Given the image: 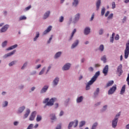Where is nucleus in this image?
I'll use <instances>...</instances> for the list:
<instances>
[{
	"label": "nucleus",
	"mask_w": 129,
	"mask_h": 129,
	"mask_svg": "<svg viewBox=\"0 0 129 129\" xmlns=\"http://www.w3.org/2000/svg\"><path fill=\"white\" fill-rule=\"evenodd\" d=\"M99 75H100V72L99 71L95 73L94 76L91 78V80L87 84L86 86V90H89V89H90V86L96 81V79H97V78Z\"/></svg>",
	"instance_id": "obj_1"
},
{
	"label": "nucleus",
	"mask_w": 129,
	"mask_h": 129,
	"mask_svg": "<svg viewBox=\"0 0 129 129\" xmlns=\"http://www.w3.org/2000/svg\"><path fill=\"white\" fill-rule=\"evenodd\" d=\"M55 100H56V98H52L49 101V98H47L43 101V103H46V105L48 106H52V105H54V102H55Z\"/></svg>",
	"instance_id": "obj_2"
},
{
	"label": "nucleus",
	"mask_w": 129,
	"mask_h": 129,
	"mask_svg": "<svg viewBox=\"0 0 129 129\" xmlns=\"http://www.w3.org/2000/svg\"><path fill=\"white\" fill-rule=\"evenodd\" d=\"M129 55V41L126 44V48L124 50V58L127 59Z\"/></svg>",
	"instance_id": "obj_3"
},
{
	"label": "nucleus",
	"mask_w": 129,
	"mask_h": 129,
	"mask_svg": "<svg viewBox=\"0 0 129 129\" xmlns=\"http://www.w3.org/2000/svg\"><path fill=\"white\" fill-rule=\"evenodd\" d=\"M120 116V112L118 113L113 120V127H116V125H117V121H118V118H119V116Z\"/></svg>",
	"instance_id": "obj_4"
},
{
	"label": "nucleus",
	"mask_w": 129,
	"mask_h": 129,
	"mask_svg": "<svg viewBox=\"0 0 129 129\" xmlns=\"http://www.w3.org/2000/svg\"><path fill=\"white\" fill-rule=\"evenodd\" d=\"M72 125H74V127H76L77 125H78V121L75 120L74 122H71L68 126V128L70 129L72 127Z\"/></svg>",
	"instance_id": "obj_5"
},
{
	"label": "nucleus",
	"mask_w": 129,
	"mask_h": 129,
	"mask_svg": "<svg viewBox=\"0 0 129 129\" xmlns=\"http://www.w3.org/2000/svg\"><path fill=\"white\" fill-rule=\"evenodd\" d=\"M117 72L119 73V76H120L123 73L122 64H119L117 69Z\"/></svg>",
	"instance_id": "obj_6"
},
{
	"label": "nucleus",
	"mask_w": 129,
	"mask_h": 129,
	"mask_svg": "<svg viewBox=\"0 0 129 129\" xmlns=\"http://www.w3.org/2000/svg\"><path fill=\"white\" fill-rule=\"evenodd\" d=\"M103 73L104 75V76H106L107 75V73H108V66L106 65L104 68L103 70Z\"/></svg>",
	"instance_id": "obj_7"
},
{
	"label": "nucleus",
	"mask_w": 129,
	"mask_h": 129,
	"mask_svg": "<svg viewBox=\"0 0 129 129\" xmlns=\"http://www.w3.org/2000/svg\"><path fill=\"white\" fill-rule=\"evenodd\" d=\"M36 114H37V112H32L30 117H29V120H34V119H35V117H36Z\"/></svg>",
	"instance_id": "obj_8"
},
{
	"label": "nucleus",
	"mask_w": 129,
	"mask_h": 129,
	"mask_svg": "<svg viewBox=\"0 0 129 129\" xmlns=\"http://www.w3.org/2000/svg\"><path fill=\"white\" fill-rule=\"evenodd\" d=\"M8 29H9V25H6L1 28L0 32L1 33H4L6 32Z\"/></svg>",
	"instance_id": "obj_9"
},
{
	"label": "nucleus",
	"mask_w": 129,
	"mask_h": 129,
	"mask_svg": "<svg viewBox=\"0 0 129 129\" xmlns=\"http://www.w3.org/2000/svg\"><path fill=\"white\" fill-rule=\"evenodd\" d=\"M70 66L71 64L69 63H68L67 64H66L62 68V70H69L70 68Z\"/></svg>",
	"instance_id": "obj_10"
},
{
	"label": "nucleus",
	"mask_w": 129,
	"mask_h": 129,
	"mask_svg": "<svg viewBox=\"0 0 129 129\" xmlns=\"http://www.w3.org/2000/svg\"><path fill=\"white\" fill-rule=\"evenodd\" d=\"M16 53V50H14L11 52H9L4 55L5 58H7V57H10V56H12V55H14V53Z\"/></svg>",
	"instance_id": "obj_11"
},
{
	"label": "nucleus",
	"mask_w": 129,
	"mask_h": 129,
	"mask_svg": "<svg viewBox=\"0 0 129 129\" xmlns=\"http://www.w3.org/2000/svg\"><path fill=\"white\" fill-rule=\"evenodd\" d=\"M16 53V50H14L11 52H9L4 55L5 58H7V57H10V56H12V55H14V53Z\"/></svg>",
	"instance_id": "obj_12"
},
{
	"label": "nucleus",
	"mask_w": 129,
	"mask_h": 129,
	"mask_svg": "<svg viewBox=\"0 0 129 129\" xmlns=\"http://www.w3.org/2000/svg\"><path fill=\"white\" fill-rule=\"evenodd\" d=\"M51 30H52V26H48L47 29L44 31L43 35H46V34H48V33H49V32H50Z\"/></svg>",
	"instance_id": "obj_13"
},
{
	"label": "nucleus",
	"mask_w": 129,
	"mask_h": 129,
	"mask_svg": "<svg viewBox=\"0 0 129 129\" xmlns=\"http://www.w3.org/2000/svg\"><path fill=\"white\" fill-rule=\"evenodd\" d=\"M17 47H18V45L15 44V45H12V46L8 47L7 49V51H10V50H14V49H16V48H17Z\"/></svg>",
	"instance_id": "obj_14"
},
{
	"label": "nucleus",
	"mask_w": 129,
	"mask_h": 129,
	"mask_svg": "<svg viewBox=\"0 0 129 129\" xmlns=\"http://www.w3.org/2000/svg\"><path fill=\"white\" fill-rule=\"evenodd\" d=\"M90 33V28L89 27H86L84 30L85 35H88Z\"/></svg>",
	"instance_id": "obj_15"
},
{
	"label": "nucleus",
	"mask_w": 129,
	"mask_h": 129,
	"mask_svg": "<svg viewBox=\"0 0 129 129\" xmlns=\"http://www.w3.org/2000/svg\"><path fill=\"white\" fill-rule=\"evenodd\" d=\"M79 43V41H78V40H77L72 45V49H74V48H75V47H76L77 46V45H78V44Z\"/></svg>",
	"instance_id": "obj_16"
},
{
	"label": "nucleus",
	"mask_w": 129,
	"mask_h": 129,
	"mask_svg": "<svg viewBox=\"0 0 129 129\" xmlns=\"http://www.w3.org/2000/svg\"><path fill=\"white\" fill-rule=\"evenodd\" d=\"M58 82H59V78H55V79L53 81V86H56V85L58 84Z\"/></svg>",
	"instance_id": "obj_17"
},
{
	"label": "nucleus",
	"mask_w": 129,
	"mask_h": 129,
	"mask_svg": "<svg viewBox=\"0 0 129 129\" xmlns=\"http://www.w3.org/2000/svg\"><path fill=\"white\" fill-rule=\"evenodd\" d=\"M48 87L47 86H45L41 90V93H44V92H46L48 90Z\"/></svg>",
	"instance_id": "obj_18"
},
{
	"label": "nucleus",
	"mask_w": 129,
	"mask_h": 129,
	"mask_svg": "<svg viewBox=\"0 0 129 129\" xmlns=\"http://www.w3.org/2000/svg\"><path fill=\"white\" fill-rule=\"evenodd\" d=\"M29 114H30V109H27L26 110V113L24 114V118H27V117L29 116Z\"/></svg>",
	"instance_id": "obj_19"
},
{
	"label": "nucleus",
	"mask_w": 129,
	"mask_h": 129,
	"mask_svg": "<svg viewBox=\"0 0 129 129\" xmlns=\"http://www.w3.org/2000/svg\"><path fill=\"white\" fill-rule=\"evenodd\" d=\"M49 15H50V11L47 12L46 13H45L43 17V19H44V20L47 19V18H48V17H49Z\"/></svg>",
	"instance_id": "obj_20"
},
{
	"label": "nucleus",
	"mask_w": 129,
	"mask_h": 129,
	"mask_svg": "<svg viewBox=\"0 0 129 129\" xmlns=\"http://www.w3.org/2000/svg\"><path fill=\"white\" fill-rule=\"evenodd\" d=\"M100 4H101V1L98 0L96 3L97 11H98V10H99V7H100Z\"/></svg>",
	"instance_id": "obj_21"
},
{
	"label": "nucleus",
	"mask_w": 129,
	"mask_h": 129,
	"mask_svg": "<svg viewBox=\"0 0 129 129\" xmlns=\"http://www.w3.org/2000/svg\"><path fill=\"white\" fill-rule=\"evenodd\" d=\"M125 85H124L122 88H121V90L120 91V94H123V93L125 92Z\"/></svg>",
	"instance_id": "obj_22"
},
{
	"label": "nucleus",
	"mask_w": 129,
	"mask_h": 129,
	"mask_svg": "<svg viewBox=\"0 0 129 129\" xmlns=\"http://www.w3.org/2000/svg\"><path fill=\"white\" fill-rule=\"evenodd\" d=\"M113 84V81H109L107 84L106 87H109V86H111Z\"/></svg>",
	"instance_id": "obj_23"
},
{
	"label": "nucleus",
	"mask_w": 129,
	"mask_h": 129,
	"mask_svg": "<svg viewBox=\"0 0 129 129\" xmlns=\"http://www.w3.org/2000/svg\"><path fill=\"white\" fill-rule=\"evenodd\" d=\"M75 33H76V29H75L72 33V35L69 39V41H71V40H72V38H73V36H74V34H75Z\"/></svg>",
	"instance_id": "obj_24"
},
{
	"label": "nucleus",
	"mask_w": 129,
	"mask_h": 129,
	"mask_svg": "<svg viewBox=\"0 0 129 129\" xmlns=\"http://www.w3.org/2000/svg\"><path fill=\"white\" fill-rule=\"evenodd\" d=\"M82 100H83V97L80 96V97H78L77 99V102L79 103L80 102H81V101H82Z\"/></svg>",
	"instance_id": "obj_25"
},
{
	"label": "nucleus",
	"mask_w": 129,
	"mask_h": 129,
	"mask_svg": "<svg viewBox=\"0 0 129 129\" xmlns=\"http://www.w3.org/2000/svg\"><path fill=\"white\" fill-rule=\"evenodd\" d=\"M41 120H42V116L40 115H37L36 117V121L39 122L41 121Z\"/></svg>",
	"instance_id": "obj_26"
},
{
	"label": "nucleus",
	"mask_w": 129,
	"mask_h": 129,
	"mask_svg": "<svg viewBox=\"0 0 129 129\" xmlns=\"http://www.w3.org/2000/svg\"><path fill=\"white\" fill-rule=\"evenodd\" d=\"M24 110H25V106H22L19 108L18 111L19 113H22V112H23V111H24Z\"/></svg>",
	"instance_id": "obj_27"
},
{
	"label": "nucleus",
	"mask_w": 129,
	"mask_h": 129,
	"mask_svg": "<svg viewBox=\"0 0 129 129\" xmlns=\"http://www.w3.org/2000/svg\"><path fill=\"white\" fill-rule=\"evenodd\" d=\"M113 87H112L109 90L108 92V94L110 95V94H113Z\"/></svg>",
	"instance_id": "obj_28"
},
{
	"label": "nucleus",
	"mask_w": 129,
	"mask_h": 129,
	"mask_svg": "<svg viewBox=\"0 0 129 129\" xmlns=\"http://www.w3.org/2000/svg\"><path fill=\"white\" fill-rule=\"evenodd\" d=\"M36 36L34 38V41H36V40L38 39V38H39V36H40V33H39V32H37L36 33Z\"/></svg>",
	"instance_id": "obj_29"
},
{
	"label": "nucleus",
	"mask_w": 129,
	"mask_h": 129,
	"mask_svg": "<svg viewBox=\"0 0 129 129\" xmlns=\"http://www.w3.org/2000/svg\"><path fill=\"white\" fill-rule=\"evenodd\" d=\"M101 59L102 61H103L104 63H106V56L105 55L103 56Z\"/></svg>",
	"instance_id": "obj_30"
},
{
	"label": "nucleus",
	"mask_w": 129,
	"mask_h": 129,
	"mask_svg": "<svg viewBox=\"0 0 129 129\" xmlns=\"http://www.w3.org/2000/svg\"><path fill=\"white\" fill-rule=\"evenodd\" d=\"M61 54H62V52H58L56 53L55 55V58H58L61 56Z\"/></svg>",
	"instance_id": "obj_31"
},
{
	"label": "nucleus",
	"mask_w": 129,
	"mask_h": 129,
	"mask_svg": "<svg viewBox=\"0 0 129 129\" xmlns=\"http://www.w3.org/2000/svg\"><path fill=\"white\" fill-rule=\"evenodd\" d=\"M99 50L100 51H101V52H102L103 51V50H104V46H103V44H101L99 47Z\"/></svg>",
	"instance_id": "obj_32"
},
{
	"label": "nucleus",
	"mask_w": 129,
	"mask_h": 129,
	"mask_svg": "<svg viewBox=\"0 0 129 129\" xmlns=\"http://www.w3.org/2000/svg\"><path fill=\"white\" fill-rule=\"evenodd\" d=\"M73 6L77 7L78 5V0H74V3H73Z\"/></svg>",
	"instance_id": "obj_33"
},
{
	"label": "nucleus",
	"mask_w": 129,
	"mask_h": 129,
	"mask_svg": "<svg viewBox=\"0 0 129 129\" xmlns=\"http://www.w3.org/2000/svg\"><path fill=\"white\" fill-rule=\"evenodd\" d=\"M7 44H8V41H5L4 42H3L2 44L3 48H5V47L7 46Z\"/></svg>",
	"instance_id": "obj_34"
},
{
	"label": "nucleus",
	"mask_w": 129,
	"mask_h": 129,
	"mask_svg": "<svg viewBox=\"0 0 129 129\" xmlns=\"http://www.w3.org/2000/svg\"><path fill=\"white\" fill-rule=\"evenodd\" d=\"M50 116H51V120H54L55 119H56V116H55V114H50Z\"/></svg>",
	"instance_id": "obj_35"
},
{
	"label": "nucleus",
	"mask_w": 129,
	"mask_h": 129,
	"mask_svg": "<svg viewBox=\"0 0 129 129\" xmlns=\"http://www.w3.org/2000/svg\"><path fill=\"white\" fill-rule=\"evenodd\" d=\"M105 13V8H103L101 10V16H104Z\"/></svg>",
	"instance_id": "obj_36"
},
{
	"label": "nucleus",
	"mask_w": 129,
	"mask_h": 129,
	"mask_svg": "<svg viewBox=\"0 0 129 129\" xmlns=\"http://www.w3.org/2000/svg\"><path fill=\"white\" fill-rule=\"evenodd\" d=\"M79 18H80V15L79 14H77L75 17L76 21H78V20H79Z\"/></svg>",
	"instance_id": "obj_37"
},
{
	"label": "nucleus",
	"mask_w": 129,
	"mask_h": 129,
	"mask_svg": "<svg viewBox=\"0 0 129 129\" xmlns=\"http://www.w3.org/2000/svg\"><path fill=\"white\" fill-rule=\"evenodd\" d=\"M85 124V121H82L80 123V127H82Z\"/></svg>",
	"instance_id": "obj_38"
},
{
	"label": "nucleus",
	"mask_w": 129,
	"mask_h": 129,
	"mask_svg": "<svg viewBox=\"0 0 129 129\" xmlns=\"http://www.w3.org/2000/svg\"><path fill=\"white\" fill-rule=\"evenodd\" d=\"M97 126V123L96 122L93 124L91 129H95V128H96Z\"/></svg>",
	"instance_id": "obj_39"
},
{
	"label": "nucleus",
	"mask_w": 129,
	"mask_h": 129,
	"mask_svg": "<svg viewBox=\"0 0 129 129\" xmlns=\"http://www.w3.org/2000/svg\"><path fill=\"white\" fill-rule=\"evenodd\" d=\"M63 21H64V17L63 16L59 17V22L62 23Z\"/></svg>",
	"instance_id": "obj_40"
},
{
	"label": "nucleus",
	"mask_w": 129,
	"mask_h": 129,
	"mask_svg": "<svg viewBox=\"0 0 129 129\" xmlns=\"http://www.w3.org/2000/svg\"><path fill=\"white\" fill-rule=\"evenodd\" d=\"M17 61H12L11 62H10L9 64V66H13V65H15V64H16V62Z\"/></svg>",
	"instance_id": "obj_41"
},
{
	"label": "nucleus",
	"mask_w": 129,
	"mask_h": 129,
	"mask_svg": "<svg viewBox=\"0 0 129 129\" xmlns=\"http://www.w3.org/2000/svg\"><path fill=\"white\" fill-rule=\"evenodd\" d=\"M99 93V88H97L96 92L94 93V95H97Z\"/></svg>",
	"instance_id": "obj_42"
},
{
	"label": "nucleus",
	"mask_w": 129,
	"mask_h": 129,
	"mask_svg": "<svg viewBox=\"0 0 129 129\" xmlns=\"http://www.w3.org/2000/svg\"><path fill=\"white\" fill-rule=\"evenodd\" d=\"M44 71H45V68H43L41 70V71L40 72L39 75H42V74H43V73H44Z\"/></svg>",
	"instance_id": "obj_43"
},
{
	"label": "nucleus",
	"mask_w": 129,
	"mask_h": 129,
	"mask_svg": "<svg viewBox=\"0 0 129 129\" xmlns=\"http://www.w3.org/2000/svg\"><path fill=\"white\" fill-rule=\"evenodd\" d=\"M26 19H27V17H26V16H21L20 18V21H22V20H26Z\"/></svg>",
	"instance_id": "obj_44"
},
{
	"label": "nucleus",
	"mask_w": 129,
	"mask_h": 129,
	"mask_svg": "<svg viewBox=\"0 0 129 129\" xmlns=\"http://www.w3.org/2000/svg\"><path fill=\"white\" fill-rule=\"evenodd\" d=\"M88 70L90 72H93L94 70V69H93V68L92 67H90L88 68Z\"/></svg>",
	"instance_id": "obj_45"
},
{
	"label": "nucleus",
	"mask_w": 129,
	"mask_h": 129,
	"mask_svg": "<svg viewBox=\"0 0 129 129\" xmlns=\"http://www.w3.org/2000/svg\"><path fill=\"white\" fill-rule=\"evenodd\" d=\"M33 126H34V124H30L27 127V129H32L33 128Z\"/></svg>",
	"instance_id": "obj_46"
},
{
	"label": "nucleus",
	"mask_w": 129,
	"mask_h": 129,
	"mask_svg": "<svg viewBox=\"0 0 129 129\" xmlns=\"http://www.w3.org/2000/svg\"><path fill=\"white\" fill-rule=\"evenodd\" d=\"M115 40H116V41H117L118 40H119V35H118V34H117L115 37Z\"/></svg>",
	"instance_id": "obj_47"
},
{
	"label": "nucleus",
	"mask_w": 129,
	"mask_h": 129,
	"mask_svg": "<svg viewBox=\"0 0 129 129\" xmlns=\"http://www.w3.org/2000/svg\"><path fill=\"white\" fill-rule=\"evenodd\" d=\"M106 108H107V105L104 106L102 108V111H104L106 110Z\"/></svg>",
	"instance_id": "obj_48"
},
{
	"label": "nucleus",
	"mask_w": 129,
	"mask_h": 129,
	"mask_svg": "<svg viewBox=\"0 0 129 129\" xmlns=\"http://www.w3.org/2000/svg\"><path fill=\"white\" fill-rule=\"evenodd\" d=\"M53 38V35H51L50 36V37L49 39V40L47 41V43L49 44L50 43V42H51V41L52 40V39Z\"/></svg>",
	"instance_id": "obj_49"
},
{
	"label": "nucleus",
	"mask_w": 129,
	"mask_h": 129,
	"mask_svg": "<svg viewBox=\"0 0 129 129\" xmlns=\"http://www.w3.org/2000/svg\"><path fill=\"white\" fill-rule=\"evenodd\" d=\"M27 65H28V63L25 62V63L23 64V67L21 68V69H24L25 67H26V66H27Z\"/></svg>",
	"instance_id": "obj_50"
},
{
	"label": "nucleus",
	"mask_w": 129,
	"mask_h": 129,
	"mask_svg": "<svg viewBox=\"0 0 129 129\" xmlns=\"http://www.w3.org/2000/svg\"><path fill=\"white\" fill-rule=\"evenodd\" d=\"M113 16V14H110L109 16L108 17V20H110V19H112Z\"/></svg>",
	"instance_id": "obj_51"
},
{
	"label": "nucleus",
	"mask_w": 129,
	"mask_h": 129,
	"mask_svg": "<svg viewBox=\"0 0 129 129\" xmlns=\"http://www.w3.org/2000/svg\"><path fill=\"white\" fill-rule=\"evenodd\" d=\"M126 81L127 82V85H129V73L128 74V75H127Z\"/></svg>",
	"instance_id": "obj_52"
},
{
	"label": "nucleus",
	"mask_w": 129,
	"mask_h": 129,
	"mask_svg": "<svg viewBox=\"0 0 129 129\" xmlns=\"http://www.w3.org/2000/svg\"><path fill=\"white\" fill-rule=\"evenodd\" d=\"M111 43H113V33L112 34L111 39L110 40Z\"/></svg>",
	"instance_id": "obj_53"
},
{
	"label": "nucleus",
	"mask_w": 129,
	"mask_h": 129,
	"mask_svg": "<svg viewBox=\"0 0 129 129\" xmlns=\"http://www.w3.org/2000/svg\"><path fill=\"white\" fill-rule=\"evenodd\" d=\"M31 6H29L25 8L26 11H29L30 9H31Z\"/></svg>",
	"instance_id": "obj_54"
},
{
	"label": "nucleus",
	"mask_w": 129,
	"mask_h": 129,
	"mask_svg": "<svg viewBox=\"0 0 129 129\" xmlns=\"http://www.w3.org/2000/svg\"><path fill=\"white\" fill-rule=\"evenodd\" d=\"M108 15H109V11H107L105 14V17H108Z\"/></svg>",
	"instance_id": "obj_55"
},
{
	"label": "nucleus",
	"mask_w": 129,
	"mask_h": 129,
	"mask_svg": "<svg viewBox=\"0 0 129 129\" xmlns=\"http://www.w3.org/2000/svg\"><path fill=\"white\" fill-rule=\"evenodd\" d=\"M102 33H103V30H102V29H101L99 32V35H102Z\"/></svg>",
	"instance_id": "obj_56"
},
{
	"label": "nucleus",
	"mask_w": 129,
	"mask_h": 129,
	"mask_svg": "<svg viewBox=\"0 0 129 129\" xmlns=\"http://www.w3.org/2000/svg\"><path fill=\"white\" fill-rule=\"evenodd\" d=\"M64 112H63V111H61L60 113H59V116H62V115H63Z\"/></svg>",
	"instance_id": "obj_57"
},
{
	"label": "nucleus",
	"mask_w": 129,
	"mask_h": 129,
	"mask_svg": "<svg viewBox=\"0 0 129 129\" xmlns=\"http://www.w3.org/2000/svg\"><path fill=\"white\" fill-rule=\"evenodd\" d=\"M8 101H5V104L4 105V106H8Z\"/></svg>",
	"instance_id": "obj_58"
},
{
	"label": "nucleus",
	"mask_w": 129,
	"mask_h": 129,
	"mask_svg": "<svg viewBox=\"0 0 129 129\" xmlns=\"http://www.w3.org/2000/svg\"><path fill=\"white\" fill-rule=\"evenodd\" d=\"M94 19V14H93L91 18V21H92Z\"/></svg>",
	"instance_id": "obj_59"
},
{
	"label": "nucleus",
	"mask_w": 129,
	"mask_h": 129,
	"mask_svg": "<svg viewBox=\"0 0 129 129\" xmlns=\"http://www.w3.org/2000/svg\"><path fill=\"white\" fill-rule=\"evenodd\" d=\"M18 122L17 121H15L14 123V125H18Z\"/></svg>",
	"instance_id": "obj_60"
},
{
	"label": "nucleus",
	"mask_w": 129,
	"mask_h": 129,
	"mask_svg": "<svg viewBox=\"0 0 129 129\" xmlns=\"http://www.w3.org/2000/svg\"><path fill=\"white\" fill-rule=\"evenodd\" d=\"M41 67V64H38L36 67V69H39Z\"/></svg>",
	"instance_id": "obj_61"
},
{
	"label": "nucleus",
	"mask_w": 129,
	"mask_h": 129,
	"mask_svg": "<svg viewBox=\"0 0 129 129\" xmlns=\"http://www.w3.org/2000/svg\"><path fill=\"white\" fill-rule=\"evenodd\" d=\"M55 108H57V107H58V103H56V104H55Z\"/></svg>",
	"instance_id": "obj_62"
},
{
	"label": "nucleus",
	"mask_w": 129,
	"mask_h": 129,
	"mask_svg": "<svg viewBox=\"0 0 129 129\" xmlns=\"http://www.w3.org/2000/svg\"><path fill=\"white\" fill-rule=\"evenodd\" d=\"M124 3L127 4V3H129V0H124Z\"/></svg>",
	"instance_id": "obj_63"
},
{
	"label": "nucleus",
	"mask_w": 129,
	"mask_h": 129,
	"mask_svg": "<svg viewBox=\"0 0 129 129\" xmlns=\"http://www.w3.org/2000/svg\"><path fill=\"white\" fill-rule=\"evenodd\" d=\"M126 129H129V124H127V125H126Z\"/></svg>",
	"instance_id": "obj_64"
}]
</instances>
